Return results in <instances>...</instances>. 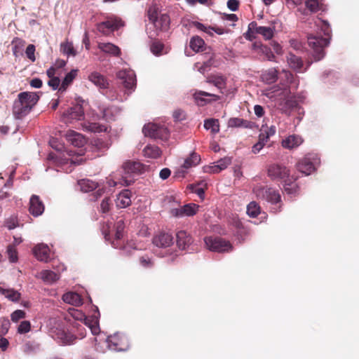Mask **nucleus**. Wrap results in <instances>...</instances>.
I'll list each match as a JSON object with an SVG mask.
<instances>
[{
  "mask_svg": "<svg viewBox=\"0 0 359 359\" xmlns=\"http://www.w3.org/2000/svg\"><path fill=\"white\" fill-rule=\"evenodd\" d=\"M133 182V179H128L127 176H123L122 174H116L111 178L107 180V184L109 187H115L117 184L129 186Z\"/></svg>",
  "mask_w": 359,
  "mask_h": 359,
  "instance_id": "29",
  "label": "nucleus"
},
{
  "mask_svg": "<svg viewBox=\"0 0 359 359\" xmlns=\"http://www.w3.org/2000/svg\"><path fill=\"white\" fill-rule=\"evenodd\" d=\"M231 163V158L224 157L209 165L203 167V171L206 173H218L226 169Z\"/></svg>",
  "mask_w": 359,
  "mask_h": 359,
  "instance_id": "16",
  "label": "nucleus"
},
{
  "mask_svg": "<svg viewBox=\"0 0 359 359\" xmlns=\"http://www.w3.org/2000/svg\"><path fill=\"white\" fill-rule=\"evenodd\" d=\"M7 253L8 255V259L11 262H16L18 261V252L15 247L12 245H9L7 249Z\"/></svg>",
  "mask_w": 359,
  "mask_h": 359,
  "instance_id": "57",
  "label": "nucleus"
},
{
  "mask_svg": "<svg viewBox=\"0 0 359 359\" xmlns=\"http://www.w3.org/2000/svg\"><path fill=\"white\" fill-rule=\"evenodd\" d=\"M62 300L69 304L79 306L83 304V300L81 296L76 292H68L63 294Z\"/></svg>",
  "mask_w": 359,
  "mask_h": 359,
  "instance_id": "33",
  "label": "nucleus"
},
{
  "mask_svg": "<svg viewBox=\"0 0 359 359\" xmlns=\"http://www.w3.org/2000/svg\"><path fill=\"white\" fill-rule=\"evenodd\" d=\"M78 184L83 192H89L97 187V183L89 179L81 180Z\"/></svg>",
  "mask_w": 359,
  "mask_h": 359,
  "instance_id": "38",
  "label": "nucleus"
},
{
  "mask_svg": "<svg viewBox=\"0 0 359 359\" xmlns=\"http://www.w3.org/2000/svg\"><path fill=\"white\" fill-rule=\"evenodd\" d=\"M123 229H124L123 221L122 219H119L116 222V226L115 238H116V241L119 240L122 237V233H123ZM111 244L114 248H118L117 241H116V242L113 241Z\"/></svg>",
  "mask_w": 359,
  "mask_h": 359,
  "instance_id": "49",
  "label": "nucleus"
},
{
  "mask_svg": "<svg viewBox=\"0 0 359 359\" xmlns=\"http://www.w3.org/2000/svg\"><path fill=\"white\" fill-rule=\"evenodd\" d=\"M0 293L13 302H17L20 298V294L13 289H5L0 287Z\"/></svg>",
  "mask_w": 359,
  "mask_h": 359,
  "instance_id": "44",
  "label": "nucleus"
},
{
  "mask_svg": "<svg viewBox=\"0 0 359 359\" xmlns=\"http://www.w3.org/2000/svg\"><path fill=\"white\" fill-rule=\"evenodd\" d=\"M303 142V140L299 135H291L283 140L281 144L285 149H292L298 147Z\"/></svg>",
  "mask_w": 359,
  "mask_h": 359,
  "instance_id": "26",
  "label": "nucleus"
},
{
  "mask_svg": "<svg viewBox=\"0 0 359 359\" xmlns=\"http://www.w3.org/2000/svg\"><path fill=\"white\" fill-rule=\"evenodd\" d=\"M122 26H123V23L121 20L117 18H109L106 21L98 23L97 29L104 35H109Z\"/></svg>",
  "mask_w": 359,
  "mask_h": 359,
  "instance_id": "12",
  "label": "nucleus"
},
{
  "mask_svg": "<svg viewBox=\"0 0 359 359\" xmlns=\"http://www.w3.org/2000/svg\"><path fill=\"white\" fill-rule=\"evenodd\" d=\"M316 25L320 28L325 37L311 35L308 37V43L313 50L315 60L318 61L325 56L324 48L330 43L331 29L329 23L324 20H318Z\"/></svg>",
  "mask_w": 359,
  "mask_h": 359,
  "instance_id": "1",
  "label": "nucleus"
},
{
  "mask_svg": "<svg viewBox=\"0 0 359 359\" xmlns=\"http://www.w3.org/2000/svg\"><path fill=\"white\" fill-rule=\"evenodd\" d=\"M109 349L116 351H125L128 349V340L124 335L115 333L106 339Z\"/></svg>",
  "mask_w": 359,
  "mask_h": 359,
  "instance_id": "8",
  "label": "nucleus"
},
{
  "mask_svg": "<svg viewBox=\"0 0 359 359\" xmlns=\"http://www.w3.org/2000/svg\"><path fill=\"white\" fill-rule=\"evenodd\" d=\"M46 284L51 285L55 283L60 278V274L51 270H43L37 276Z\"/></svg>",
  "mask_w": 359,
  "mask_h": 359,
  "instance_id": "27",
  "label": "nucleus"
},
{
  "mask_svg": "<svg viewBox=\"0 0 359 359\" xmlns=\"http://www.w3.org/2000/svg\"><path fill=\"white\" fill-rule=\"evenodd\" d=\"M150 50L151 53L156 56H159L168 53L167 48H165L164 45L159 41H154L151 44Z\"/></svg>",
  "mask_w": 359,
  "mask_h": 359,
  "instance_id": "46",
  "label": "nucleus"
},
{
  "mask_svg": "<svg viewBox=\"0 0 359 359\" xmlns=\"http://www.w3.org/2000/svg\"><path fill=\"white\" fill-rule=\"evenodd\" d=\"M131 194L129 190L119 193L116 198V205L118 208H125L131 204Z\"/></svg>",
  "mask_w": 359,
  "mask_h": 359,
  "instance_id": "28",
  "label": "nucleus"
},
{
  "mask_svg": "<svg viewBox=\"0 0 359 359\" xmlns=\"http://www.w3.org/2000/svg\"><path fill=\"white\" fill-rule=\"evenodd\" d=\"M276 128L274 126L270 127L262 126L260 130V135H263L264 138L269 141V138L276 134Z\"/></svg>",
  "mask_w": 359,
  "mask_h": 359,
  "instance_id": "51",
  "label": "nucleus"
},
{
  "mask_svg": "<svg viewBox=\"0 0 359 359\" xmlns=\"http://www.w3.org/2000/svg\"><path fill=\"white\" fill-rule=\"evenodd\" d=\"M272 89L273 90H264L263 95L269 98L277 97L279 100H283L284 103L282 107L283 112L287 113L290 110L297 107V101L294 97L290 95L291 91L289 87H280L277 86H274Z\"/></svg>",
  "mask_w": 359,
  "mask_h": 359,
  "instance_id": "3",
  "label": "nucleus"
},
{
  "mask_svg": "<svg viewBox=\"0 0 359 359\" xmlns=\"http://www.w3.org/2000/svg\"><path fill=\"white\" fill-rule=\"evenodd\" d=\"M121 113V108L112 106L102 109V117L107 121H115Z\"/></svg>",
  "mask_w": 359,
  "mask_h": 359,
  "instance_id": "31",
  "label": "nucleus"
},
{
  "mask_svg": "<svg viewBox=\"0 0 359 359\" xmlns=\"http://www.w3.org/2000/svg\"><path fill=\"white\" fill-rule=\"evenodd\" d=\"M177 244L182 250L186 249L192 243V238L185 231H180L177 233Z\"/></svg>",
  "mask_w": 359,
  "mask_h": 359,
  "instance_id": "30",
  "label": "nucleus"
},
{
  "mask_svg": "<svg viewBox=\"0 0 359 359\" xmlns=\"http://www.w3.org/2000/svg\"><path fill=\"white\" fill-rule=\"evenodd\" d=\"M31 324L29 321L24 320L22 321L18 327V332L20 334H25L30 331Z\"/></svg>",
  "mask_w": 359,
  "mask_h": 359,
  "instance_id": "58",
  "label": "nucleus"
},
{
  "mask_svg": "<svg viewBox=\"0 0 359 359\" xmlns=\"http://www.w3.org/2000/svg\"><path fill=\"white\" fill-rule=\"evenodd\" d=\"M52 337L60 344L62 345H70L76 339L74 336L63 329H58L52 332Z\"/></svg>",
  "mask_w": 359,
  "mask_h": 359,
  "instance_id": "17",
  "label": "nucleus"
},
{
  "mask_svg": "<svg viewBox=\"0 0 359 359\" xmlns=\"http://www.w3.org/2000/svg\"><path fill=\"white\" fill-rule=\"evenodd\" d=\"M152 243L158 248H165L173 243V237L168 233L160 232L154 236Z\"/></svg>",
  "mask_w": 359,
  "mask_h": 359,
  "instance_id": "21",
  "label": "nucleus"
},
{
  "mask_svg": "<svg viewBox=\"0 0 359 359\" xmlns=\"http://www.w3.org/2000/svg\"><path fill=\"white\" fill-rule=\"evenodd\" d=\"M284 189L288 195H294L298 191V187L295 182L286 183Z\"/></svg>",
  "mask_w": 359,
  "mask_h": 359,
  "instance_id": "55",
  "label": "nucleus"
},
{
  "mask_svg": "<svg viewBox=\"0 0 359 359\" xmlns=\"http://www.w3.org/2000/svg\"><path fill=\"white\" fill-rule=\"evenodd\" d=\"M207 82L214 85L221 93H224L226 88V78L221 74H213L210 76Z\"/></svg>",
  "mask_w": 359,
  "mask_h": 359,
  "instance_id": "24",
  "label": "nucleus"
},
{
  "mask_svg": "<svg viewBox=\"0 0 359 359\" xmlns=\"http://www.w3.org/2000/svg\"><path fill=\"white\" fill-rule=\"evenodd\" d=\"M76 74V69H72L70 72H69L64 78L60 87L59 88V91L61 93L65 92L68 86L71 84L73 80L75 79Z\"/></svg>",
  "mask_w": 359,
  "mask_h": 359,
  "instance_id": "42",
  "label": "nucleus"
},
{
  "mask_svg": "<svg viewBox=\"0 0 359 359\" xmlns=\"http://www.w3.org/2000/svg\"><path fill=\"white\" fill-rule=\"evenodd\" d=\"M254 193L257 197L271 203H276L280 200V194L275 189L267 187H257L254 188Z\"/></svg>",
  "mask_w": 359,
  "mask_h": 359,
  "instance_id": "10",
  "label": "nucleus"
},
{
  "mask_svg": "<svg viewBox=\"0 0 359 359\" xmlns=\"http://www.w3.org/2000/svg\"><path fill=\"white\" fill-rule=\"evenodd\" d=\"M199 205L195 203H189L177 208L171 210V214L176 217H191L196 215Z\"/></svg>",
  "mask_w": 359,
  "mask_h": 359,
  "instance_id": "14",
  "label": "nucleus"
},
{
  "mask_svg": "<svg viewBox=\"0 0 359 359\" xmlns=\"http://www.w3.org/2000/svg\"><path fill=\"white\" fill-rule=\"evenodd\" d=\"M11 320L13 322H18L19 320L25 318V312L22 310H16L11 313Z\"/></svg>",
  "mask_w": 359,
  "mask_h": 359,
  "instance_id": "62",
  "label": "nucleus"
},
{
  "mask_svg": "<svg viewBox=\"0 0 359 359\" xmlns=\"http://www.w3.org/2000/svg\"><path fill=\"white\" fill-rule=\"evenodd\" d=\"M206 248L212 252H224L231 250V244L220 237L209 236L204 238Z\"/></svg>",
  "mask_w": 359,
  "mask_h": 359,
  "instance_id": "7",
  "label": "nucleus"
},
{
  "mask_svg": "<svg viewBox=\"0 0 359 359\" xmlns=\"http://www.w3.org/2000/svg\"><path fill=\"white\" fill-rule=\"evenodd\" d=\"M83 130L93 133L106 132L107 127L98 123L88 122L83 125Z\"/></svg>",
  "mask_w": 359,
  "mask_h": 359,
  "instance_id": "37",
  "label": "nucleus"
},
{
  "mask_svg": "<svg viewBox=\"0 0 359 359\" xmlns=\"http://www.w3.org/2000/svg\"><path fill=\"white\" fill-rule=\"evenodd\" d=\"M200 161V155L195 152H192L190 156L184 160L182 167L185 169H189L191 167L196 166Z\"/></svg>",
  "mask_w": 359,
  "mask_h": 359,
  "instance_id": "41",
  "label": "nucleus"
},
{
  "mask_svg": "<svg viewBox=\"0 0 359 359\" xmlns=\"http://www.w3.org/2000/svg\"><path fill=\"white\" fill-rule=\"evenodd\" d=\"M39 97L35 93L23 92L18 95V99L13 104V112L16 118L26 116L37 103Z\"/></svg>",
  "mask_w": 359,
  "mask_h": 359,
  "instance_id": "2",
  "label": "nucleus"
},
{
  "mask_svg": "<svg viewBox=\"0 0 359 359\" xmlns=\"http://www.w3.org/2000/svg\"><path fill=\"white\" fill-rule=\"evenodd\" d=\"M268 175L273 180H283L289 176V170L282 165L273 163L268 168Z\"/></svg>",
  "mask_w": 359,
  "mask_h": 359,
  "instance_id": "15",
  "label": "nucleus"
},
{
  "mask_svg": "<svg viewBox=\"0 0 359 359\" xmlns=\"http://www.w3.org/2000/svg\"><path fill=\"white\" fill-rule=\"evenodd\" d=\"M268 140L264 138L263 135H259L258 142L255 144L252 148V152L255 154H258L267 143Z\"/></svg>",
  "mask_w": 359,
  "mask_h": 359,
  "instance_id": "54",
  "label": "nucleus"
},
{
  "mask_svg": "<svg viewBox=\"0 0 359 359\" xmlns=\"http://www.w3.org/2000/svg\"><path fill=\"white\" fill-rule=\"evenodd\" d=\"M278 78V71L275 68H271L262 74V79L266 83H274Z\"/></svg>",
  "mask_w": 359,
  "mask_h": 359,
  "instance_id": "39",
  "label": "nucleus"
},
{
  "mask_svg": "<svg viewBox=\"0 0 359 359\" xmlns=\"http://www.w3.org/2000/svg\"><path fill=\"white\" fill-rule=\"evenodd\" d=\"M259 206L255 202H250L247 206V214L251 217H257L259 213Z\"/></svg>",
  "mask_w": 359,
  "mask_h": 359,
  "instance_id": "52",
  "label": "nucleus"
},
{
  "mask_svg": "<svg viewBox=\"0 0 359 359\" xmlns=\"http://www.w3.org/2000/svg\"><path fill=\"white\" fill-rule=\"evenodd\" d=\"M10 321L8 319L0 320V336L6 334L10 327Z\"/></svg>",
  "mask_w": 359,
  "mask_h": 359,
  "instance_id": "59",
  "label": "nucleus"
},
{
  "mask_svg": "<svg viewBox=\"0 0 359 359\" xmlns=\"http://www.w3.org/2000/svg\"><path fill=\"white\" fill-rule=\"evenodd\" d=\"M35 53V46L33 44H29L25 50V54L32 62H34L36 60V57L34 55Z\"/></svg>",
  "mask_w": 359,
  "mask_h": 359,
  "instance_id": "61",
  "label": "nucleus"
},
{
  "mask_svg": "<svg viewBox=\"0 0 359 359\" xmlns=\"http://www.w3.org/2000/svg\"><path fill=\"white\" fill-rule=\"evenodd\" d=\"M44 211V205L36 195H33L29 201V212L34 216L41 215Z\"/></svg>",
  "mask_w": 359,
  "mask_h": 359,
  "instance_id": "22",
  "label": "nucleus"
},
{
  "mask_svg": "<svg viewBox=\"0 0 359 359\" xmlns=\"http://www.w3.org/2000/svg\"><path fill=\"white\" fill-rule=\"evenodd\" d=\"M50 249L46 244L41 243L36 245L33 249V253L35 257L40 262H48Z\"/></svg>",
  "mask_w": 359,
  "mask_h": 359,
  "instance_id": "23",
  "label": "nucleus"
},
{
  "mask_svg": "<svg viewBox=\"0 0 359 359\" xmlns=\"http://www.w3.org/2000/svg\"><path fill=\"white\" fill-rule=\"evenodd\" d=\"M117 77L122 81L124 87L133 90L136 85V76L132 69H123L117 73Z\"/></svg>",
  "mask_w": 359,
  "mask_h": 359,
  "instance_id": "13",
  "label": "nucleus"
},
{
  "mask_svg": "<svg viewBox=\"0 0 359 359\" xmlns=\"http://www.w3.org/2000/svg\"><path fill=\"white\" fill-rule=\"evenodd\" d=\"M287 60L289 66L294 69H299L303 65L302 60L300 57L290 53L287 56Z\"/></svg>",
  "mask_w": 359,
  "mask_h": 359,
  "instance_id": "43",
  "label": "nucleus"
},
{
  "mask_svg": "<svg viewBox=\"0 0 359 359\" xmlns=\"http://www.w3.org/2000/svg\"><path fill=\"white\" fill-rule=\"evenodd\" d=\"M111 205L110 199L107 197L104 198L100 204V211L106 213L109 210Z\"/></svg>",
  "mask_w": 359,
  "mask_h": 359,
  "instance_id": "64",
  "label": "nucleus"
},
{
  "mask_svg": "<svg viewBox=\"0 0 359 359\" xmlns=\"http://www.w3.org/2000/svg\"><path fill=\"white\" fill-rule=\"evenodd\" d=\"M193 25L198 30L203 31L210 36L212 35V31L214 30L213 27H207V26L204 25L203 24L198 22H194Z\"/></svg>",
  "mask_w": 359,
  "mask_h": 359,
  "instance_id": "56",
  "label": "nucleus"
},
{
  "mask_svg": "<svg viewBox=\"0 0 359 359\" xmlns=\"http://www.w3.org/2000/svg\"><path fill=\"white\" fill-rule=\"evenodd\" d=\"M97 46L101 51L112 56H118L121 53L120 48L111 43L100 42Z\"/></svg>",
  "mask_w": 359,
  "mask_h": 359,
  "instance_id": "32",
  "label": "nucleus"
},
{
  "mask_svg": "<svg viewBox=\"0 0 359 359\" xmlns=\"http://www.w3.org/2000/svg\"><path fill=\"white\" fill-rule=\"evenodd\" d=\"M283 76L286 82L285 84H283V87H284V86L288 87L287 86L288 84H292L294 82V76L291 72L286 71V70H283Z\"/></svg>",
  "mask_w": 359,
  "mask_h": 359,
  "instance_id": "63",
  "label": "nucleus"
},
{
  "mask_svg": "<svg viewBox=\"0 0 359 359\" xmlns=\"http://www.w3.org/2000/svg\"><path fill=\"white\" fill-rule=\"evenodd\" d=\"M229 128H252V123L240 118H231L228 121Z\"/></svg>",
  "mask_w": 359,
  "mask_h": 359,
  "instance_id": "36",
  "label": "nucleus"
},
{
  "mask_svg": "<svg viewBox=\"0 0 359 359\" xmlns=\"http://www.w3.org/2000/svg\"><path fill=\"white\" fill-rule=\"evenodd\" d=\"M149 21L152 25L159 30H167L170 25V18L164 13L160 14L158 8L156 5L151 6L147 11Z\"/></svg>",
  "mask_w": 359,
  "mask_h": 359,
  "instance_id": "4",
  "label": "nucleus"
},
{
  "mask_svg": "<svg viewBox=\"0 0 359 359\" xmlns=\"http://www.w3.org/2000/svg\"><path fill=\"white\" fill-rule=\"evenodd\" d=\"M204 128L210 130L212 133L216 134L219 131V121L217 119H207L204 122Z\"/></svg>",
  "mask_w": 359,
  "mask_h": 359,
  "instance_id": "47",
  "label": "nucleus"
},
{
  "mask_svg": "<svg viewBox=\"0 0 359 359\" xmlns=\"http://www.w3.org/2000/svg\"><path fill=\"white\" fill-rule=\"evenodd\" d=\"M5 225L10 230L16 228L18 225L17 217L14 216L10 217L5 221Z\"/></svg>",
  "mask_w": 359,
  "mask_h": 359,
  "instance_id": "60",
  "label": "nucleus"
},
{
  "mask_svg": "<svg viewBox=\"0 0 359 359\" xmlns=\"http://www.w3.org/2000/svg\"><path fill=\"white\" fill-rule=\"evenodd\" d=\"M259 53L262 54L266 57L268 60L272 61L274 60V55L271 48L264 45L255 46Z\"/></svg>",
  "mask_w": 359,
  "mask_h": 359,
  "instance_id": "48",
  "label": "nucleus"
},
{
  "mask_svg": "<svg viewBox=\"0 0 359 359\" xmlns=\"http://www.w3.org/2000/svg\"><path fill=\"white\" fill-rule=\"evenodd\" d=\"M320 163L316 154H308L297 164V169L306 175L311 174Z\"/></svg>",
  "mask_w": 359,
  "mask_h": 359,
  "instance_id": "9",
  "label": "nucleus"
},
{
  "mask_svg": "<svg viewBox=\"0 0 359 359\" xmlns=\"http://www.w3.org/2000/svg\"><path fill=\"white\" fill-rule=\"evenodd\" d=\"M193 97L199 106H204L211 101H217L219 100V96L207 93L203 90H197L193 94Z\"/></svg>",
  "mask_w": 359,
  "mask_h": 359,
  "instance_id": "19",
  "label": "nucleus"
},
{
  "mask_svg": "<svg viewBox=\"0 0 359 359\" xmlns=\"http://www.w3.org/2000/svg\"><path fill=\"white\" fill-rule=\"evenodd\" d=\"M204 41L199 36H193L190 40V48L195 52L203 50Z\"/></svg>",
  "mask_w": 359,
  "mask_h": 359,
  "instance_id": "45",
  "label": "nucleus"
},
{
  "mask_svg": "<svg viewBox=\"0 0 359 359\" xmlns=\"http://www.w3.org/2000/svg\"><path fill=\"white\" fill-rule=\"evenodd\" d=\"M69 314L75 320L83 322L90 330L93 335H96L100 332V327L98 323V318L100 313L94 315L90 318H87L86 315L80 310L76 309H69Z\"/></svg>",
  "mask_w": 359,
  "mask_h": 359,
  "instance_id": "5",
  "label": "nucleus"
},
{
  "mask_svg": "<svg viewBox=\"0 0 359 359\" xmlns=\"http://www.w3.org/2000/svg\"><path fill=\"white\" fill-rule=\"evenodd\" d=\"M144 170V166L140 162L136 161H128L126 162L122 166V174L123 176H127L128 179L130 177L131 174H140Z\"/></svg>",
  "mask_w": 359,
  "mask_h": 359,
  "instance_id": "18",
  "label": "nucleus"
},
{
  "mask_svg": "<svg viewBox=\"0 0 359 359\" xmlns=\"http://www.w3.org/2000/svg\"><path fill=\"white\" fill-rule=\"evenodd\" d=\"M65 137L68 142L76 147H83L86 143V139L83 137V136L74 130L67 131Z\"/></svg>",
  "mask_w": 359,
  "mask_h": 359,
  "instance_id": "25",
  "label": "nucleus"
},
{
  "mask_svg": "<svg viewBox=\"0 0 359 359\" xmlns=\"http://www.w3.org/2000/svg\"><path fill=\"white\" fill-rule=\"evenodd\" d=\"M249 29H253L256 34L262 35L265 40H270L273 37L275 27L257 26L255 22L249 24Z\"/></svg>",
  "mask_w": 359,
  "mask_h": 359,
  "instance_id": "20",
  "label": "nucleus"
},
{
  "mask_svg": "<svg viewBox=\"0 0 359 359\" xmlns=\"http://www.w3.org/2000/svg\"><path fill=\"white\" fill-rule=\"evenodd\" d=\"M60 51L67 57H75L77 55L72 42L68 41L60 44Z\"/></svg>",
  "mask_w": 359,
  "mask_h": 359,
  "instance_id": "40",
  "label": "nucleus"
},
{
  "mask_svg": "<svg viewBox=\"0 0 359 359\" xmlns=\"http://www.w3.org/2000/svg\"><path fill=\"white\" fill-rule=\"evenodd\" d=\"M84 118V111L81 104L74 105L67 109L62 116V120L66 124L74 123Z\"/></svg>",
  "mask_w": 359,
  "mask_h": 359,
  "instance_id": "11",
  "label": "nucleus"
},
{
  "mask_svg": "<svg viewBox=\"0 0 359 359\" xmlns=\"http://www.w3.org/2000/svg\"><path fill=\"white\" fill-rule=\"evenodd\" d=\"M306 8L312 13H316L322 9L323 4L320 0H306L305 2Z\"/></svg>",
  "mask_w": 359,
  "mask_h": 359,
  "instance_id": "50",
  "label": "nucleus"
},
{
  "mask_svg": "<svg viewBox=\"0 0 359 359\" xmlns=\"http://www.w3.org/2000/svg\"><path fill=\"white\" fill-rule=\"evenodd\" d=\"M142 132L146 136H149L154 139H159L165 141L168 139L170 133L168 128L163 125L156 123H148L144 125Z\"/></svg>",
  "mask_w": 359,
  "mask_h": 359,
  "instance_id": "6",
  "label": "nucleus"
},
{
  "mask_svg": "<svg viewBox=\"0 0 359 359\" xmlns=\"http://www.w3.org/2000/svg\"><path fill=\"white\" fill-rule=\"evenodd\" d=\"M142 152L144 157L149 158H156L161 154V151L158 147L151 144L147 145Z\"/></svg>",
  "mask_w": 359,
  "mask_h": 359,
  "instance_id": "35",
  "label": "nucleus"
},
{
  "mask_svg": "<svg viewBox=\"0 0 359 359\" xmlns=\"http://www.w3.org/2000/svg\"><path fill=\"white\" fill-rule=\"evenodd\" d=\"M133 249V250H143L145 248L144 245L142 243L141 241L140 242H135L133 241H130L128 242L124 247H123V251L126 253H130V252L128 250V249Z\"/></svg>",
  "mask_w": 359,
  "mask_h": 359,
  "instance_id": "53",
  "label": "nucleus"
},
{
  "mask_svg": "<svg viewBox=\"0 0 359 359\" xmlns=\"http://www.w3.org/2000/svg\"><path fill=\"white\" fill-rule=\"evenodd\" d=\"M88 79L100 88L104 89L108 86V82L104 76L97 72H92L88 76Z\"/></svg>",
  "mask_w": 359,
  "mask_h": 359,
  "instance_id": "34",
  "label": "nucleus"
}]
</instances>
